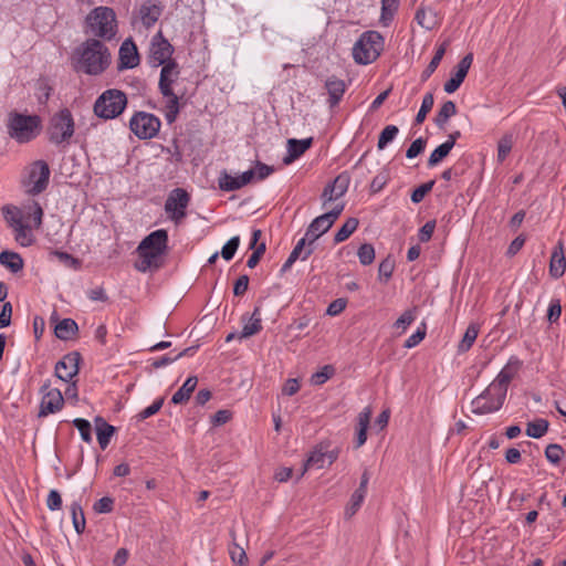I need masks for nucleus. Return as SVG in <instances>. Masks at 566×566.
Returning a JSON list of instances; mask_svg holds the SVG:
<instances>
[{"mask_svg":"<svg viewBox=\"0 0 566 566\" xmlns=\"http://www.w3.org/2000/svg\"><path fill=\"white\" fill-rule=\"evenodd\" d=\"M50 168L44 160H35L24 170L22 180L23 187L29 195H39L43 192L50 179Z\"/></svg>","mask_w":566,"mask_h":566,"instance_id":"nucleus-10","label":"nucleus"},{"mask_svg":"<svg viewBox=\"0 0 566 566\" xmlns=\"http://www.w3.org/2000/svg\"><path fill=\"white\" fill-rule=\"evenodd\" d=\"M389 180V175L387 171H381L377 176L374 177L370 184V188L374 192L380 191Z\"/></svg>","mask_w":566,"mask_h":566,"instance_id":"nucleus-61","label":"nucleus"},{"mask_svg":"<svg viewBox=\"0 0 566 566\" xmlns=\"http://www.w3.org/2000/svg\"><path fill=\"white\" fill-rule=\"evenodd\" d=\"M506 395H500V389L492 390V382L471 402V411L475 415H488L500 410Z\"/></svg>","mask_w":566,"mask_h":566,"instance_id":"nucleus-11","label":"nucleus"},{"mask_svg":"<svg viewBox=\"0 0 566 566\" xmlns=\"http://www.w3.org/2000/svg\"><path fill=\"white\" fill-rule=\"evenodd\" d=\"M127 105L126 94L116 88L103 92L94 103V113L97 117L113 119L119 116Z\"/></svg>","mask_w":566,"mask_h":566,"instance_id":"nucleus-8","label":"nucleus"},{"mask_svg":"<svg viewBox=\"0 0 566 566\" xmlns=\"http://www.w3.org/2000/svg\"><path fill=\"white\" fill-rule=\"evenodd\" d=\"M0 264L9 269L12 273H18L23 269V259L20 254L11 251L0 253Z\"/></svg>","mask_w":566,"mask_h":566,"instance_id":"nucleus-32","label":"nucleus"},{"mask_svg":"<svg viewBox=\"0 0 566 566\" xmlns=\"http://www.w3.org/2000/svg\"><path fill=\"white\" fill-rule=\"evenodd\" d=\"M399 6V0H381L380 23L387 27L392 20L395 12Z\"/></svg>","mask_w":566,"mask_h":566,"instance_id":"nucleus-40","label":"nucleus"},{"mask_svg":"<svg viewBox=\"0 0 566 566\" xmlns=\"http://www.w3.org/2000/svg\"><path fill=\"white\" fill-rule=\"evenodd\" d=\"M325 88L328 93V104L331 107H334L340 102L346 91V85L343 80L329 76L325 82Z\"/></svg>","mask_w":566,"mask_h":566,"instance_id":"nucleus-26","label":"nucleus"},{"mask_svg":"<svg viewBox=\"0 0 566 566\" xmlns=\"http://www.w3.org/2000/svg\"><path fill=\"white\" fill-rule=\"evenodd\" d=\"M357 255L363 265H369L375 260V249L371 244L364 243L359 247Z\"/></svg>","mask_w":566,"mask_h":566,"instance_id":"nucleus-48","label":"nucleus"},{"mask_svg":"<svg viewBox=\"0 0 566 566\" xmlns=\"http://www.w3.org/2000/svg\"><path fill=\"white\" fill-rule=\"evenodd\" d=\"M373 411L369 407L364 408L358 413V428H357V439H356V448H360L367 440V429L370 422Z\"/></svg>","mask_w":566,"mask_h":566,"instance_id":"nucleus-29","label":"nucleus"},{"mask_svg":"<svg viewBox=\"0 0 566 566\" xmlns=\"http://www.w3.org/2000/svg\"><path fill=\"white\" fill-rule=\"evenodd\" d=\"M478 335H479V326L476 324H470L459 344V347H458L459 352H461V353L468 352L474 344Z\"/></svg>","mask_w":566,"mask_h":566,"instance_id":"nucleus-39","label":"nucleus"},{"mask_svg":"<svg viewBox=\"0 0 566 566\" xmlns=\"http://www.w3.org/2000/svg\"><path fill=\"white\" fill-rule=\"evenodd\" d=\"M344 208L345 203H336L331 207V209H326L327 211L325 213L318 216L311 222L305 233L310 244L314 243L321 235L332 228Z\"/></svg>","mask_w":566,"mask_h":566,"instance_id":"nucleus-12","label":"nucleus"},{"mask_svg":"<svg viewBox=\"0 0 566 566\" xmlns=\"http://www.w3.org/2000/svg\"><path fill=\"white\" fill-rule=\"evenodd\" d=\"M75 130V124L71 112L63 108L54 114L48 126L49 140L54 145L69 143Z\"/></svg>","mask_w":566,"mask_h":566,"instance_id":"nucleus-9","label":"nucleus"},{"mask_svg":"<svg viewBox=\"0 0 566 566\" xmlns=\"http://www.w3.org/2000/svg\"><path fill=\"white\" fill-rule=\"evenodd\" d=\"M365 496L366 495L363 494L361 492H356V491L352 494L350 500H349L348 504L346 505L345 512H344L346 518H350L352 516H354L356 514V512L361 506Z\"/></svg>","mask_w":566,"mask_h":566,"instance_id":"nucleus-44","label":"nucleus"},{"mask_svg":"<svg viewBox=\"0 0 566 566\" xmlns=\"http://www.w3.org/2000/svg\"><path fill=\"white\" fill-rule=\"evenodd\" d=\"M77 324L72 318H64L54 328L55 336L60 339H71L77 332Z\"/></svg>","mask_w":566,"mask_h":566,"instance_id":"nucleus-33","label":"nucleus"},{"mask_svg":"<svg viewBox=\"0 0 566 566\" xmlns=\"http://www.w3.org/2000/svg\"><path fill=\"white\" fill-rule=\"evenodd\" d=\"M174 53L172 45L163 36L161 31L157 32L150 43L149 57L156 65H165L174 62L171 55Z\"/></svg>","mask_w":566,"mask_h":566,"instance_id":"nucleus-17","label":"nucleus"},{"mask_svg":"<svg viewBox=\"0 0 566 566\" xmlns=\"http://www.w3.org/2000/svg\"><path fill=\"white\" fill-rule=\"evenodd\" d=\"M426 336V326L423 325L421 328L419 327L412 335H410L406 342V348H412L417 346Z\"/></svg>","mask_w":566,"mask_h":566,"instance_id":"nucleus-60","label":"nucleus"},{"mask_svg":"<svg viewBox=\"0 0 566 566\" xmlns=\"http://www.w3.org/2000/svg\"><path fill=\"white\" fill-rule=\"evenodd\" d=\"M562 314V306L559 303V300L553 298L549 303L548 311H547V317L551 322H556Z\"/></svg>","mask_w":566,"mask_h":566,"instance_id":"nucleus-64","label":"nucleus"},{"mask_svg":"<svg viewBox=\"0 0 566 566\" xmlns=\"http://www.w3.org/2000/svg\"><path fill=\"white\" fill-rule=\"evenodd\" d=\"M70 509L73 526L77 534H82L86 525L83 509L78 502H73Z\"/></svg>","mask_w":566,"mask_h":566,"instance_id":"nucleus-38","label":"nucleus"},{"mask_svg":"<svg viewBox=\"0 0 566 566\" xmlns=\"http://www.w3.org/2000/svg\"><path fill=\"white\" fill-rule=\"evenodd\" d=\"M399 129L395 125H388L386 126L378 138L377 147L378 149H384L390 142H392L396 136L398 135Z\"/></svg>","mask_w":566,"mask_h":566,"instance_id":"nucleus-45","label":"nucleus"},{"mask_svg":"<svg viewBox=\"0 0 566 566\" xmlns=\"http://www.w3.org/2000/svg\"><path fill=\"white\" fill-rule=\"evenodd\" d=\"M349 185V178L345 175L337 176L333 182L328 184L322 193L323 208L331 209L336 203H344L339 199L346 193Z\"/></svg>","mask_w":566,"mask_h":566,"instance_id":"nucleus-16","label":"nucleus"},{"mask_svg":"<svg viewBox=\"0 0 566 566\" xmlns=\"http://www.w3.org/2000/svg\"><path fill=\"white\" fill-rule=\"evenodd\" d=\"M113 507L114 500L109 496H104L94 504V511L99 514L109 513L113 511Z\"/></svg>","mask_w":566,"mask_h":566,"instance_id":"nucleus-58","label":"nucleus"},{"mask_svg":"<svg viewBox=\"0 0 566 566\" xmlns=\"http://www.w3.org/2000/svg\"><path fill=\"white\" fill-rule=\"evenodd\" d=\"M180 78V69L176 62H168L161 67L159 76V92L164 98V113L168 124L176 120L179 111V94L176 91Z\"/></svg>","mask_w":566,"mask_h":566,"instance_id":"nucleus-4","label":"nucleus"},{"mask_svg":"<svg viewBox=\"0 0 566 566\" xmlns=\"http://www.w3.org/2000/svg\"><path fill=\"white\" fill-rule=\"evenodd\" d=\"M48 509L51 511L60 510L62 506L61 494L56 490H51L46 499Z\"/></svg>","mask_w":566,"mask_h":566,"instance_id":"nucleus-63","label":"nucleus"},{"mask_svg":"<svg viewBox=\"0 0 566 566\" xmlns=\"http://www.w3.org/2000/svg\"><path fill=\"white\" fill-rule=\"evenodd\" d=\"M549 423L545 419H536L527 423L526 434L534 439H539L548 431Z\"/></svg>","mask_w":566,"mask_h":566,"instance_id":"nucleus-37","label":"nucleus"},{"mask_svg":"<svg viewBox=\"0 0 566 566\" xmlns=\"http://www.w3.org/2000/svg\"><path fill=\"white\" fill-rule=\"evenodd\" d=\"M168 250V233L165 229H158L146 235L137 247L138 260L135 269L146 273L156 271L164 264V258Z\"/></svg>","mask_w":566,"mask_h":566,"instance_id":"nucleus-2","label":"nucleus"},{"mask_svg":"<svg viewBox=\"0 0 566 566\" xmlns=\"http://www.w3.org/2000/svg\"><path fill=\"white\" fill-rule=\"evenodd\" d=\"M163 7L159 0H146L139 8V19L144 27H153L159 19Z\"/></svg>","mask_w":566,"mask_h":566,"instance_id":"nucleus-22","label":"nucleus"},{"mask_svg":"<svg viewBox=\"0 0 566 566\" xmlns=\"http://www.w3.org/2000/svg\"><path fill=\"white\" fill-rule=\"evenodd\" d=\"M417 22L424 29L431 30L434 27V13L431 9H419L416 13Z\"/></svg>","mask_w":566,"mask_h":566,"instance_id":"nucleus-46","label":"nucleus"},{"mask_svg":"<svg viewBox=\"0 0 566 566\" xmlns=\"http://www.w3.org/2000/svg\"><path fill=\"white\" fill-rule=\"evenodd\" d=\"M521 360L516 357H511L507 364L501 369L495 379L492 381V390L500 389V395L507 392L509 384L516 376L521 367Z\"/></svg>","mask_w":566,"mask_h":566,"instance_id":"nucleus-18","label":"nucleus"},{"mask_svg":"<svg viewBox=\"0 0 566 566\" xmlns=\"http://www.w3.org/2000/svg\"><path fill=\"white\" fill-rule=\"evenodd\" d=\"M2 214L19 245L27 248L34 243L33 230L39 229L43 220V209L39 202L32 201L23 207L4 206Z\"/></svg>","mask_w":566,"mask_h":566,"instance_id":"nucleus-1","label":"nucleus"},{"mask_svg":"<svg viewBox=\"0 0 566 566\" xmlns=\"http://www.w3.org/2000/svg\"><path fill=\"white\" fill-rule=\"evenodd\" d=\"M566 270V258L564 251V244L562 241H558L556 247L554 248L551 261H549V275L554 279H559L564 275Z\"/></svg>","mask_w":566,"mask_h":566,"instance_id":"nucleus-23","label":"nucleus"},{"mask_svg":"<svg viewBox=\"0 0 566 566\" xmlns=\"http://www.w3.org/2000/svg\"><path fill=\"white\" fill-rule=\"evenodd\" d=\"M87 32L102 40H112L117 33L116 14L112 8L97 7L86 17Z\"/></svg>","mask_w":566,"mask_h":566,"instance_id":"nucleus-5","label":"nucleus"},{"mask_svg":"<svg viewBox=\"0 0 566 566\" xmlns=\"http://www.w3.org/2000/svg\"><path fill=\"white\" fill-rule=\"evenodd\" d=\"M119 63L118 69H134L139 64V54L135 43L127 39L119 48Z\"/></svg>","mask_w":566,"mask_h":566,"instance_id":"nucleus-21","label":"nucleus"},{"mask_svg":"<svg viewBox=\"0 0 566 566\" xmlns=\"http://www.w3.org/2000/svg\"><path fill=\"white\" fill-rule=\"evenodd\" d=\"M457 106L452 101H447L440 107L438 114L436 115L434 123L438 127L443 128L447 122L455 115Z\"/></svg>","mask_w":566,"mask_h":566,"instance_id":"nucleus-35","label":"nucleus"},{"mask_svg":"<svg viewBox=\"0 0 566 566\" xmlns=\"http://www.w3.org/2000/svg\"><path fill=\"white\" fill-rule=\"evenodd\" d=\"M416 316L413 311L408 310L403 312L400 317L395 322L394 327L405 332L406 328L415 321Z\"/></svg>","mask_w":566,"mask_h":566,"instance_id":"nucleus-56","label":"nucleus"},{"mask_svg":"<svg viewBox=\"0 0 566 566\" xmlns=\"http://www.w3.org/2000/svg\"><path fill=\"white\" fill-rule=\"evenodd\" d=\"M240 244V238L238 235L232 237L223 247L221 250V255L224 260L229 261L231 260Z\"/></svg>","mask_w":566,"mask_h":566,"instance_id":"nucleus-52","label":"nucleus"},{"mask_svg":"<svg viewBox=\"0 0 566 566\" xmlns=\"http://www.w3.org/2000/svg\"><path fill=\"white\" fill-rule=\"evenodd\" d=\"M433 185H434V180H430L428 182L420 185L411 193V201L415 203L421 202L423 200V198L426 197V195L431 191Z\"/></svg>","mask_w":566,"mask_h":566,"instance_id":"nucleus-54","label":"nucleus"},{"mask_svg":"<svg viewBox=\"0 0 566 566\" xmlns=\"http://www.w3.org/2000/svg\"><path fill=\"white\" fill-rule=\"evenodd\" d=\"M219 188L223 191H233L242 188L240 176H231L223 171L219 177Z\"/></svg>","mask_w":566,"mask_h":566,"instance_id":"nucleus-41","label":"nucleus"},{"mask_svg":"<svg viewBox=\"0 0 566 566\" xmlns=\"http://www.w3.org/2000/svg\"><path fill=\"white\" fill-rule=\"evenodd\" d=\"M42 398L40 403L39 417H46L55 413L63 408L64 398L60 389L51 388L49 381L41 387Z\"/></svg>","mask_w":566,"mask_h":566,"instance_id":"nucleus-15","label":"nucleus"},{"mask_svg":"<svg viewBox=\"0 0 566 566\" xmlns=\"http://www.w3.org/2000/svg\"><path fill=\"white\" fill-rule=\"evenodd\" d=\"M394 269H395V261L389 256L386 258L379 264V268H378L379 277L380 279L385 277V280L387 281L392 275Z\"/></svg>","mask_w":566,"mask_h":566,"instance_id":"nucleus-57","label":"nucleus"},{"mask_svg":"<svg viewBox=\"0 0 566 566\" xmlns=\"http://www.w3.org/2000/svg\"><path fill=\"white\" fill-rule=\"evenodd\" d=\"M95 430L101 449H106L115 432V428L108 424L103 418L97 417L95 418Z\"/></svg>","mask_w":566,"mask_h":566,"instance_id":"nucleus-28","label":"nucleus"},{"mask_svg":"<svg viewBox=\"0 0 566 566\" xmlns=\"http://www.w3.org/2000/svg\"><path fill=\"white\" fill-rule=\"evenodd\" d=\"M307 241L308 239L304 237L296 243L287 260L284 262L282 266L283 272L287 271L297 259L306 260L312 254L313 249L311 248L310 243L308 247L306 248Z\"/></svg>","mask_w":566,"mask_h":566,"instance_id":"nucleus-27","label":"nucleus"},{"mask_svg":"<svg viewBox=\"0 0 566 566\" xmlns=\"http://www.w3.org/2000/svg\"><path fill=\"white\" fill-rule=\"evenodd\" d=\"M358 223V219L356 218L347 219L340 229L335 233V243H340L347 240L356 231Z\"/></svg>","mask_w":566,"mask_h":566,"instance_id":"nucleus-36","label":"nucleus"},{"mask_svg":"<svg viewBox=\"0 0 566 566\" xmlns=\"http://www.w3.org/2000/svg\"><path fill=\"white\" fill-rule=\"evenodd\" d=\"M232 542L228 547L230 558L234 566H249V559L245 549L235 542L234 532L230 533Z\"/></svg>","mask_w":566,"mask_h":566,"instance_id":"nucleus-30","label":"nucleus"},{"mask_svg":"<svg viewBox=\"0 0 566 566\" xmlns=\"http://www.w3.org/2000/svg\"><path fill=\"white\" fill-rule=\"evenodd\" d=\"M164 398H157L150 406L143 409L136 417L138 420H145L154 415H156L163 407Z\"/></svg>","mask_w":566,"mask_h":566,"instance_id":"nucleus-53","label":"nucleus"},{"mask_svg":"<svg viewBox=\"0 0 566 566\" xmlns=\"http://www.w3.org/2000/svg\"><path fill=\"white\" fill-rule=\"evenodd\" d=\"M433 103H434L433 94L427 93L422 98L420 109L418 111V114L416 116L417 124H421L426 119L427 114L431 111V108L433 106Z\"/></svg>","mask_w":566,"mask_h":566,"instance_id":"nucleus-47","label":"nucleus"},{"mask_svg":"<svg viewBox=\"0 0 566 566\" xmlns=\"http://www.w3.org/2000/svg\"><path fill=\"white\" fill-rule=\"evenodd\" d=\"M241 321L243 323V327L239 338H249L258 334L262 329L260 307H255L250 317L243 315Z\"/></svg>","mask_w":566,"mask_h":566,"instance_id":"nucleus-25","label":"nucleus"},{"mask_svg":"<svg viewBox=\"0 0 566 566\" xmlns=\"http://www.w3.org/2000/svg\"><path fill=\"white\" fill-rule=\"evenodd\" d=\"M160 120L157 116L146 112L134 114L129 120L130 130L139 139H150L155 137L160 129Z\"/></svg>","mask_w":566,"mask_h":566,"instance_id":"nucleus-13","label":"nucleus"},{"mask_svg":"<svg viewBox=\"0 0 566 566\" xmlns=\"http://www.w3.org/2000/svg\"><path fill=\"white\" fill-rule=\"evenodd\" d=\"M333 371L331 366H324L319 371L312 375L311 382L316 386L323 385L332 377Z\"/></svg>","mask_w":566,"mask_h":566,"instance_id":"nucleus-55","label":"nucleus"},{"mask_svg":"<svg viewBox=\"0 0 566 566\" xmlns=\"http://www.w3.org/2000/svg\"><path fill=\"white\" fill-rule=\"evenodd\" d=\"M312 138L305 139H294L291 138L287 140V154L283 158V163L285 165L292 164L298 157H301L312 145Z\"/></svg>","mask_w":566,"mask_h":566,"instance_id":"nucleus-24","label":"nucleus"},{"mask_svg":"<svg viewBox=\"0 0 566 566\" xmlns=\"http://www.w3.org/2000/svg\"><path fill=\"white\" fill-rule=\"evenodd\" d=\"M451 143H443L438 146L429 156L428 166L434 167L441 163L451 151Z\"/></svg>","mask_w":566,"mask_h":566,"instance_id":"nucleus-42","label":"nucleus"},{"mask_svg":"<svg viewBox=\"0 0 566 566\" xmlns=\"http://www.w3.org/2000/svg\"><path fill=\"white\" fill-rule=\"evenodd\" d=\"M384 49V38L377 31L364 32L353 48V57L358 64L374 62Z\"/></svg>","mask_w":566,"mask_h":566,"instance_id":"nucleus-7","label":"nucleus"},{"mask_svg":"<svg viewBox=\"0 0 566 566\" xmlns=\"http://www.w3.org/2000/svg\"><path fill=\"white\" fill-rule=\"evenodd\" d=\"M78 354L65 355L55 365L56 377L66 382L72 380L78 373Z\"/></svg>","mask_w":566,"mask_h":566,"instance_id":"nucleus-20","label":"nucleus"},{"mask_svg":"<svg viewBox=\"0 0 566 566\" xmlns=\"http://www.w3.org/2000/svg\"><path fill=\"white\" fill-rule=\"evenodd\" d=\"M513 147V135L505 134L497 143V160L504 161Z\"/></svg>","mask_w":566,"mask_h":566,"instance_id":"nucleus-43","label":"nucleus"},{"mask_svg":"<svg viewBox=\"0 0 566 566\" xmlns=\"http://www.w3.org/2000/svg\"><path fill=\"white\" fill-rule=\"evenodd\" d=\"M74 427L80 431L81 438L83 441L91 443L92 442V426L91 423L82 418H76L73 420Z\"/></svg>","mask_w":566,"mask_h":566,"instance_id":"nucleus-49","label":"nucleus"},{"mask_svg":"<svg viewBox=\"0 0 566 566\" xmlns=\"http://www.w3.org/2000/svg\"><path fill=\"white\" fill-rule=\"evenodd\" d=\"M326 465V454L321 449L313 450L306 459L303 470L300 474L302 478L308 469H322Z\"/></svg>","mask_w":566,"mask_h":566,"instance_id":"nucleus-34","label":"nucleus"},{"mask_svg":"<svg viewBox=\"0 0 566 566\" xmlns=\"http://www.w3.org/2000/svg\"><path fill=\"white\" fill-rule=\"evenodd\" d=\"M12 316V305L10 302H4L0 312V328L10 325Z\"/></svg>","mask_w":566,"mask_h":566,"instance_id":"nucleus-62","label":"nucleus"},{"mask_svg":"<svg viewBox=\"0 0 566 566\" xmlns=\"http://www.w3.org/2000/svg\"><path fill=\"white\" fill-rule=\"evenodd\" d=\"M426 140L422 137L417 138L412 142L406 153V157L412 159L424 150Z\"/></svg>","mask_w":566,"mask_h":566,"instance_id":"nucleus-59","label":"nucleus"},{"mask_svg":"<svg viewBox=\"0 0 566 566\" xmlns=\"http://www.w3.org/2000/svg\"><path fill=\"white\" fill-rule=\"evenodd\" d=\"M74 67L88 75L102 74L111 64V53L97 39L84 41L73 54Z\"/></svg>","mask_w":566,"mask_h":566,"instance_id":"nucleus-3","label":"nucleus"},{"mask_svg":"<svg viewBox=\"0 0 566 566\" xmlns=\"http://www.w3.org/2000/svg\"><path fill=\"white\" fill-rule=\"evenodd\" d=\"M473 55L469 53L458 63L455 72L444 83L443 88L447 93H454L460 87L471 67Z\"/></svg>","mask_w":566,"mask_h":566,"instance_id":"nucleus-19","label":"nucleus"},{"mask_svg":"<svg viewBox=\"0 0 566 566\" xmlns=\"http://www.w3.org/2000/svg\"><path fill=\"white\" fill-rule=\"evenodd\" d=\"M564 453V449L556 443L548 444L545 449V457L553 464L559 463Z\"/></svg>","mask_w":566,"mask_h":566,"instance_id":"nucleus-51","label":"nucleus"},{"mask_svg":"<svg viewBox=\"0 0 566 566\" xmlns=\"http://www.w3.org/2000/svg\"><path fill=\"white\" fill-rule=\"evenodd\" d=\"M444 53H446V48H444V45H441L436 51V53H434L432 60L430 61L429 65L427 66V69L423 71V73H422L423 80H427L436 71V69L440 64Z\"/></svg>","mask_w":566,"mask_h":566,"instance_id":"nucleus-50","label":"nucleus"},{"mask_svg":"<svg viewBox=\"0 0 566 566\" xmlns=\"http://www.w3.org/2000/svg\"><path fill=\"white\" fill-rule=\"evenodd\" d=\"M190 196L182 188L170 191L165 202V212L176 224H179L187 214Z\"/></svg>","mask_w":566,"mask_h":566,"instance_id":"nucleus-14","label":"nucleus"},{"mask_svg":"<svg viewBox=\"0 0 566 566\" xmlns=\"http://www.w3.org/2000/svg\"><path fill=\"white\" fill-rule=\"evenodd\" d=\"M8 134L19 144L29 143L34 139L41 127L40 117L36 115H24L11 113L8 117Z\"/></svg>","mask_w":566,"mask_h":566,"instance_id":"nucleus-6","label":"nucleus"},{"mask_svg":"<svg viewBox=\"0 0 566 566\" xmlns=\"http://www.w3.org/2000/svg\"><path fill=\"white\" fill-rule=\"evenodd\" d=\"M197 382V377L192 376L187 378L184 385L174 394L171 402L175 405H180L188 401L191 394L196 389Z\"/></svg>","mask_w":566,"mask_h":566,"instance_id":"nucleus-31","label":"nucleus"}]
</instances>
